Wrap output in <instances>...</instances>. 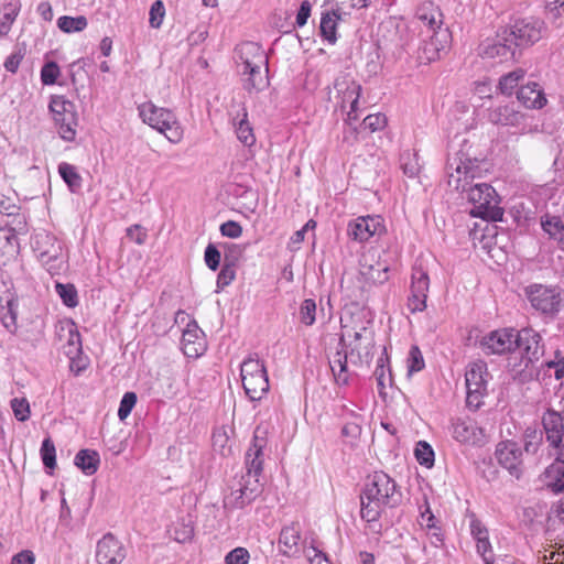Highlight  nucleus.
Returning <instances> with one entry per match:
<instances>
[{
	"mask_svg": "<svg viewBox=\"0 0 564 564\" xmlns=\"http://www.w3.org/2000/svg\"><path fill=\"white\" fill-rule=\"evenodd\" d=\"M341 334L329 367L338 386L349 383L348 358L354 366L369 368L377 352L373 319H339Z\"/></svg>",
	"mask_w": 564,
	"mask_h": 564,
	"instance_id": "1",
	"label": "nucleus"
},
{
	"mask_svg": "<svg viewBox=\"0 0 564 564\" xmlns=\"http://www.w3.org/2000/svg\"><path fill=\"white\" fill-rule=\"evenodd\" d=\"M359 498L361 519L376 524L386 508H397L402 502V492L392 477L379 470L367 477Z\"/></svg>",
	"mask_w": 564,
	"mask_h": 564,
	"instance_id": "2",
	"label": "nucleus"
},
{
	"mask_svg": "<svg viewBox=\"0 0 564 564\" xmlns=\"http://www.w3.org/2000/svg\"><path fill=\"white\" fill-rule=\"evenodd\" d=\"M138 111L144 123L164 134L170 142L176 144L183 139V128L172 110L148 101L141 104Z\"/></svg>",
	"mask_w": 564,
	"mask_h": 564,
	"instance_id": "3",
	"label": "nucleus"
},
{
	"mask_svg": "<svg viewBox=\"0 0 564 564\" xmlns=\"http://www.w3.org/2000/svg\"><path fill=\"white\" fill-rule=\"evenodd\" d=\"M466 198L473 205L470 215L487 220H501L503 209L499 206V198L495 188L487 183H475L469 186Z\"/></svg>",
	"mask_w": 564,
	"mask_h": 564,
	"instance_id": "4",
	"label": "nucleus"
},
{
	"mask_svg": "<svg viewBox=\"0 0 564 564\" xmlns=\"http://www.w3.org/2000/svg\"><path fill=\"white\" fill-rule=\"evenodd\" d=\"M480 175L477 160L465 154H455L447 164V184L457 192L464 193L473 186V181Z\"/></svg>",
	"mask_w": 564,
	"mask_h": 564,
	"instance_id": "5",
	"label": "nucleus"
},
{
	"mask_svg": "<svg viewBox=\"0 0 564 564\" xmlns=\"http://www.w3.org/2000/svg\"><path fill=\"white\" fill-rule=\"evenodd\" d=\"M33 249L46 270L53 275L57 274L66 262L64 245L55 236L41 232L34 237Z\"/></svg>",
	"mask_w": 564,
	"mask_h": 564,
	"instance_id": "6",
	"label": "nucleus"
},
{
	"mask_svg": "<svg viewBox=\"0 0 564 564\" xmlns=\"http://www.w3.org/2000/svg\"><path fill=\"white\" fill-rule=\"evenodd\" d=\"M542 433L550 455L564 463V417L561 411L546 409L541 415Z\"/></svg>",
	"mask_w": 564,
	"mask_h": 564,
	"instance_id": "7",
	"label": "nucleus"
},
{
	"mask_svg": "<svg viewBox=\"0 0 564 564\" xmlns=\"http://www.w3.org/2000/svg\"><path fill=\"white\" fill-rule=\"evenodd\" d=\"M488 367L482 360L469 364L465 373L466 405L470 410H478L482 405V399L487 394Z\"/></svg>",
	"mask_w": 564,
	"mask_h": 564,
	"instance_id": "8",
	"label": "nucleus"
},
{
	"mask_svg": "<svg viewBox=\"0 0 564 564\" xmlns=\"http://www.w3.org/2000/svg\"><path fill=\"white\" fill-rule=\"evenodd\" d=\"M262 490L263 482L260 477L245 474L237 485L231 487L230 494L225 497L224 506L231 510L243 509L252 503L262 494Z\"/></svg>",
	"mask_w": 564,
	"mask_h": 564,
	"instance_id": "9",
	"label": "nucleus"
},
{
	"mask_svg": "<svg viewBox=\"0 0 564 564\" xmlns=\"http://www.w3.org/2000/svg\"><path fill=\"white\" fill-rule=\"evenodd\" d=\"M50 109L55 123L58 126L61 138L65 141H74L78 124L75 105L64 96H53L50 102Z\"/></svg>",
	"mask_w": 564,
	"mask_h": 564,
	"instance_id": "10",
	"label": "nucleus"
},
{
	"mask_svg": "<svg viewBox=\"0 0 564 564\" xmlns=\"http://www.w3.org/2000/svg\"><path fill=\"white\" fill-rule=\"evenodd\" d=\"M505 29L516 47L533 45L546 32L545 23L533 17L519 19L510 28Z\"/></svg>",
	"mask_w": 564,
	"mask_h": 564,
	"instance_id": "11",
	"label": "nucleus"
},
{
	"mask_svg": "<svg viewBox=\"0 0 564 564\" xmlns=\"http://www.w3.org/2000/svg\"><path fill=\"white\" fill-rule=\"evenodd\" d=\"M478 55L496 63L513 61L516 46L503 28L497 32L495 37L486 39L479 44Z\"/></svg>",
	"mask_w": 564,
	"mask_h": 564,
	"instance_id": "12",
	"label": "nucleus"
},
{
	"mask_svg": "<svg viewBox=\"0 0 564 564\" xmlns=\"http://www.w3.org/2000/svg\"><path fill=\"white\" fill-rule=\"evenodd\" d=\"M524 294L532 307L542 314H556L560 311L562 296L556 288L531 284L524 289Z\"/></svg>",
	"mask_w": 564,
	"mask_h": 564,
	"instance_id": "13",
	"label": "nucleus"
},
{
	"mask_svg": "<svg viewBox=\"0 0 564 564\" xmlns=\"http://www.w3.org/2000/svg\"><path fill=\"white\" fill-rule=\"evenodd\" d=\"M268 447V430L258 425L253 431L250 445L245 454L246 474L261 477L263 471L265 449Z\"/></svg>",
	"mask_w": 564,
	"mask_h": 564,
	"instance_id": "14",
	"label": "nucleus"
},
{
	"mask_svg": "<svg viewBox=\"0 0 564 564\" xmlns=\"http://www.w3.org/2000/svg\"><path fill=\"white\" fill-rule=\"evenodd\" d=\"M514 335L516 329L513 328L491 330L482 336L479 347L487 356L511 354L514 351V345L517 344Z\"/></svg>",
	"mask_w": 564,
	"mask_h": 564,
	"instance_id": "15",
	"label": "nucleus"
},
{
	"mask_svg": "<svg viewBox=\"0 0 564 564\" xmlns=\"http://www.w3.org/2000/svg\"><path fill=\"white\" fill-rule=\"evenodd\" d=\"M334 88L339 99L340 108L345 110L349 107L347 112V122L351 123L358 119L357 109L361 91V86L349 77L337 78L334 84Z\"/></svg>",
	"mask_w": 564,
	"mask_h": 564,
	"instance_id": "16",
	"label": "nucleus"
},
{
	"mask_svg": "<svg viewBox=\"0 0 564 564\" xmlns=\"http://www.w3.org/2000/svg\"><path fill=\"white\" fill-rule=\"evenodd\" d=\"M495 456L498 464L511 476L519 479L523 474L522 449L514 441H501L497 444Z\"/></svg>",
	"mask_w": 564,
	"mask_h": 564,
	"instance_id": "17",
	"label": "nucleus"
},
{
	"mask_svg": "<svg viewBox=\"0 0 564 564\" xmlns=\"http://www.w3.org/2000/svg\"><path fill=\"white\" fill-rule=\"evenodd\" d=\"M429 286L427 272L421 267H414L411 276V293L408 299V307L411 313L422 312L425 308Z\"/></svg>",
	"mask_w": 564,
	"mask_h": 564,
	"instance_id": "18",
	"label": "nucleus"
},
{
	"mask_svg": "<svg viewBox=\"0 0 564 564\" xmlns=\"http://www.w3.org/2000/svg\"><path fill=\"white\" fill-rule=\"evenodd\" d=\"M306 546L302 542V525L299 521L283 525L279 535V550L286 557H299Z\"/></svg>",
	"mask_w": 564,
	"mask_h": 564,
	"instance_id": "19",
	"label": "nucleus"
},
{
	"mask_svg": "<svg viewBox=\"0 0 564 564\" xmlns=\"http://www.w3.org/2000/svg\"><path fill=\"white\" fill-rule=\"evenodd\" d=\"M181 346L188 358H197L206 350V338L196 319H189L183 330Z\"/></svg>",
	"mask_w": 564,
	"mask_h": 564,
	"instance_id": "20",
	"label": "nucleus"
},
{
	"mask_svg": "<svg viewBox=\"0 0 564 564\" xmlns=\"http://www.w3.org/2000/svg\"><path fill=\"white\" fill-rule=\"evenodd\" d=\"M127 552L122 543L111 533L105 534L97 543L96 560L98 564H120Z\"/></svg>",
	"mask_w": 564,
	"mask_h": 564,
	"instance_id": "21",
	"label": "nucleus"
},
{
	"mask_svg": "<svg viewBox=\"0 0 564 564\" xmlns=\"http://www.w3.org/2000/svg\"><path fill=\"white\" fill-rule=\"evenodd\" d=\"M514 338L517 340L514 350L522 351V358L527 359V365L538 360L542 355V338L532 328L523 327L521 330H516Z\"/></svg>",
	"mask_w": 564,
	"mask_h": 564,
	"instance_id": "22",
	"label": "nucleus"
},
{
	"mask_svg": "<svg viewBox=\"0 0 564 564\" xmlns=\"http://www.w3.org/2000/svg\"><path fill=\"white\" fill-rule=\"evenodd\" d=\"M488 121L496 126L513 127L521 130L527 128L525 115L514 105L496 106L488 110Z\"/></svg>",
	"mask_w": 564,
	"mask_h": 564,
	"instance_id": "23",
	"label": "nucleus"
},
{
	"mask_svg": "<svg viewBox=\"0 0 564 564\" xmlns=\"http://www.w3.org/2000/svg\"><path fill=\"white\" fill-rule=\"evenodd\" d=\"M451 433L462 444H477L484 436L482 429L470 417H455L451 423Z\"/></svg>",
	"mask_w": 564,
	"mask_h": 564,
	"instance_id": "24",
	"label": "nucleus"
},
{
	"mask_svg": "<svg viewBox=\"0 0 564 564\" xmlns=\"http://www.w3.org/2000/svg\"><path fill=\"white\" fill-rule=\"evenodd\" d=\"M348 235L356 241H368L383 230L382 220L378 216L358 217L348 224Z\"/></svg>",
	"mask_w": 564,
	"mask_h": 564,
	"instance_id": "25",
	"label": "nucleus"
},
{
	"mask_svg": "<svg viewBox=\"0 0 564 564\" xmlns=\"http://www.w3.org/2000/svg\"><path fill=\"white\" fill-rule=\"evenodd\" d=\"M238 66L241 69L248 67L263 68L268 59L262 47L254 42H245L237 47Z\"/></svg>",
	"mask_w": 564,
	"mask_h": 564,
	"instance_id": "26",
	"label": "nucleus"
},
{
	"mask_svg": "<svg viewBox=\"0 0 564 564\" xmlns=\"http://www.w3.org/2000/svg\"><path fill=\"white\" fill-rule=\"evenodd\" d=\"M442 13L437 7L431 2L423 3L417 8L416 19L425 28V34L438 32L442 29L443 19ZM423 34L424 31L422 30Z\"/></svg>",
	"mask_w": 564,
	"mask_h": 564,
	"instance_id": "27",
	"label": "nucleus"
},
{
	"mask_svg": "<svg viewBox=\"0 0 564 564\" xmlns=\"http://www.w3.org/2000/svg\"><path fill=\"white\" fill-rule=\"evenodd\" d=\"M447 39V30H438V32L425 34L423 45L421 46V58H424L427 62L437 59L440 57V52L446 46Z\"/></svg>",
	"mask_w": 564,
	"mask_h": 564,
	"instance_id": "28",
	"label": "nucleus"
},
{
	"mask_svg": "<svg viewBox=\"0 0 564 564\" xmlns=\"http://www.w3.org/2000/svg\"><path fill=\"white\" fill-rule=\"evenodd\" d=\"M519 101L527 108L541 109L546 104L543 89L536 83H528L518 90Z\"/></svg>",
	"mask_w": 564,
	"mask_h": 564,
	"instance_id": "29",
	"label": "nucleus"
},
{
	"mask_svg": "<svg viewBox=\"0 0 564 564\" xmlns=\"http://www.w3.org/2000/svg\"><path fill=\"white\" fill-rule=\"evenodd\" d=\"M232 126L238 140L246 147H252L256 143L253 128L248 119V112L245 107L232 117Z\"/></svg>",
	"mask_w": 564,
	"mask_h": 564,
	"instance_id": "30",
	"label": "nucleus"
},
{
	"mask_svg": "<svg viewBox=\"0 0 564 564\" xmlns=\"http://www.w3.org/2000/svg\"><path fill=\"white\" fill-rule=\"evenodd\" d=\"M246 395L250 401H260L269 392L270 384L268 373L256 377H247L241 380Z\"/></svg>",
	"mask_w": 564,
	"mask_h": 564,
	"instance_id": "31",
	"label": "nucleus"
},
{
	"mask_svg": "<svg viewBox=\"0 0 564 564\" xmlns=\"http://www.w3.org/2000/svg\"><path fill=\"white\" fill-rule=\"evenodd\" d=\"M14 294L11 280L0 270V317H15Z\"/></svg>",
	"mask_w": 564,
	"mask_h": 564,
	"instance_id": "32",
	"label": "nucleus"
},
{
	"mask_svg": "<svg viewBox=\"0 0 564 564\" xmlns=\"http://www.w3.org/2000/svg\"><path fill=\"white\" fill-rule=\"evenodd\" d=\"M267 73L268 65L264 66V72L262 68H256L253 66L241 69V74L245 76L243 88L249 93L263 90L269 85Z\"/></svg>",
	"mask_w": 564,
	"mask_h": 564,
	"instance_id": "33",
	"label": "nucleus"
},
{
	"mask_svg": "<svg viewBox=\"0 0 564 564\" xmlns=\"http://www.w3.org/2000/svg\"><path fill=\"white\" fill-rule=\"evenodd\" d=\"M61 330L67 332V340L64 345L65 355L80 354L83 350L82 337L74 319H59Z\"/></svg>",
	"mask_w": 564,
	"mask_h": 564,
	"instance_id": "34",
	"label": "nucleus"
},
{
	"mask_svg": "<svg viewBox=\"0 0 564 564\" xmlns=\"http://www.w3.org/2000/svg\"><path fill=\"white\" fill-rule=\"evenodd\" d=\"M74 464L87 475H94L99 467L100 456L94 449H80L74 458Z\"/></svg>",
	"mask_w": 564,
	"mask_h": 564,
	"instance_id": "35",
	"label": "nucleus"
},
{
	"mask_svg": "<svg viewBox=\"0 0 564 564\" xmlns=\"http://www.w3.org/2000/svg\"><path fill=\"white\" fill-rule=\"evenodd\" d=\"M195 532V521L192 514L187 513L176 520L173 527V539L178 543L192 541Z\"/></svg>",
	"mask_w": 564,
	"mask_h": 564,
	"instance_id": "36",
	"label": "nucleus"
},
{
	"mask_svg": "<svg viewBox=\"0 0 564 564\" xmlns=\"http://www.w3.org/2000/svg\"><path fill=\"white\" fill-rule=\"evenodd\" d=\"M21 9L19 0H10L2 6L0 11V37L6 36L14 21L17 20Z\"/></svg>",
	"mask_w": 564,
	"mask_h": 564,
	"instance_id": "37",
	"label": "nucleus"
},
{
	"mask_svg": "<svg viewBox=\"0 0 564 564\" xmlns=\"http://www.w3.org/2000/svg\"><path fill=\"white\" fill-rule=\"evenodd\" d=\"M339 15L335 12H326L321 18V34L328 43L334 44L337 41L336 30Z\"/></svg>",
	"mask_w": 564,
	"mask_h": 564,
	"instance_id": "38",
	"label": "nucleus"
},
{
	"mask_svg": "<svg viewBox=\"0 0 564 564\" xmlns=\"http://www.w3.org/2000/svg\"><path fill=\"white\" fill-rule=\"evenodd\" d=\"M267 372L264 362L260 360L258 354H250L240 366V376L241 380L246 379L247 377H256L261 376Z\"/></svg>",
	"mask_w": 564,
	"mask_h": 564,
	"instance_id": "39",
	"label": "nucleus"
},
{
	"mask_svg": "<svg viewBox=\"0 0 564 564\" xmlns=\"http://www.w3.org/2000/svg\"><path fill=\"white\" fill-rule=\"evenodd\" d=\"M58 173L63 181L67 184L70 192L74 193L82 187L83 178L74 165L62 162L58 165Z\"/></svg>",
	"mask_w": 564,
	"mask_h": 564,
	"instance_id": "40",
	"label": "nucleus"
},
{
	"mask_svg": "<svg viewBox=\"0 0 564 564\" xmlns=\"http://www.w3.org/2000/svg\"><path fill=\"white\" fill-rule=\"evenodd\" d=\"M524 70L521 68H518L516 70H512L506 75H503L499 79L498 88L499 90L505 95H511L514 88H517L520 84V82L524 78Z\"/></svg>",
	"mask_w": 564,
	"mask_h": 564,
	"instance_id": "41",
	"label": "nucleus"
},
{
	"mask_svg": "<svg viewBox=\"0 0 564 564\" xmlns=\"http://www.w3.org/2000/svg\"><path fill=\"white\" fill-rule=\"evenodd\" d=\"M547 488L553 492L558 494L564 491V463L560 465H552L546 470Z\"/></svg>",
	"mask_w": 564,
	"mask_h": 564,
	"instance_id": "42",
	"label": "nucleus"
},
{
	"mask_svg": "<svg viewBox=\"0 0 564 564\" xmlns=\"http://www.w3.org/2000/svg\"><path fill=\"white\" fill-rule=\"evenodd\" d=\"M88 22L84 15L68 17L64 15L58 18L57 26L65 33L80 32L86 29Z\"/></svg>",
	"mask_w": 564,
	"mask_h": 564,
	"instance_id": "43",
	"label": "nucleus"
},
{
	"mask_svg": "<svg viewBox=\"0 0 564 564\" xmlns=\"http://www.w3.org/2000/svg\"><path fill=\"white\" fill-rule=\"evenodd\" d=\"M543 230L564 249V223L560 218L542 220Z\"/></svg>",
	"mask_w": 564,
	"mask_h": 564,
	"instance_id": "44",
	"label": "nucleus"
},
{
	"mask_svg": "<svg viewBox=\"0 0 564 564\" xmlns=\"http://www.w3.org/2000/svg\"><path fill=\"white\" fill-rule=\"evenodd\" d=\"M55 292L66 306L75 307L78 304V294L74 284L56 282Z\"/></svg>",
	"mask_w": 564,
	"mask_h": 564,
	"instance_id": "45",
	"label": "nucleus"
},
{
	"mask_svg": "<svg viewBox=\"0 0 564 564\" xmlns=\"http://www.w3.org/2000/svg\"><path fill=\"white\" fill-rule=\"evenodd\" d=\"M42 463L46 469L53 470L56 467V448L50 436L45 437L40 448Z\"/></svg>",
	"mask_w": 564,
	"mask_h": 564,
	"instance_id": "46",
	"label": "nucleus"
},
{
	"mask_svg": "<svg viewBox=\"0 0 564 564\" xmlns=\"http://www.w3.org/2000/svg\"><path fill=\"white\" fill-rule=\"evenodd\" d=\"M420 514L417 518L419 524L426 530H438V521L433 514L430 502L424 496L423 502L419 506Z\"/></svg>",
	"mask_w": 564,
	"mask_h": 564,
	"instance_id": "47",
	"label": "nucleus"
},
{
	"mask_svg": "<svg viewBox=\"0 0 564 564\" xmlns=\"http://www.w3.org/2000/svg\"><path fill=\"white\" fill-rule=\"evenodd\" d=\"M544 440L543 433L536 429L528 427L523 434L524 451L528 454H536Z\"/></svg>",
	"mask_w": 564,
	"mask_h": 564,
	"instance_id": "48",
	"label": "nucleus"
},
{
	"mask_svg": "<svg viewBox=\"0 0 564 564\" xmlns=\"http://www.w3.org/2000/svg\"><path fill=\"white\" fill-rule=\"evenodd\" d=\"M408 373L412 375L415 372H420L425 368V361L423 358V354L417 345H412L410 347L408 359H406Z\"/></svg>",
	"mask_w": 564,
	"mask_h": 564,
	"instance_id": "49",
	"label": "nucleus"
},
{
	"mask_svg": "<svg viewBox=\"0 0 564 564\" xmlns=\"http://www.w3.org/2000/svg\"><path fill=\"white\" fill-rule=\"evenodd\" d=\"M18 237L7 228H0V256L10 254L17 251Z\"/></svg>",
	"mask_w": 564,
	"mask_h": 564,
	"instance_id": "50",
	"label": "nucleus"
},
{
	"mask_svg": "<svg viewBox=\"0 0 564 564\" xmlns=\"http://www.w3.org/2000/svg\"><path fill=\"white\" fill-rule=\"evenodd\" d=\"M212 442L214 449L219 452L223 456L230 453L229 436L224 427L213 432Z\"/></svg>",
	"mask_w": 564,
	"mask_h": 564,
	"instance_id": "51",
	"label": "nucleus"
},
{
	"mask_svg": "<svg viewBox=\"0 0 564 564\" xmlns=\"http://www.w3.org/2000/svg\"><path fill=\"white\" fill-rule=\"evenodd\" d=\"M415 457L421 465L431 467L434 463V451L427 442L420 441L416 444Z\"/></svg>",
	"mask_w": 564,
	"mask_h": 564,
	"instance_id": "52",
	"label": "nucleus"
},
{
	"mask_svg": "<svg viewBox=\"0 0 564 564\" xmlns=\"http://www.w3.org/2000/svg\"><path fill=\"white\" fill-rule=\"evenodd\" d=\"M401 166L405 175L414 177L419 174L421 165L415 153L405 152L401 156Z\"/></svg>",
	"mask_w": 564,
	"mask_h": 564,
	"instance_id": "53",
	"label": "nucleus"
},
{
	"mask_svg": "<svg viewBox=\"0 0 564 564\" xmlns=\"http://www.w3.org/2000/svg\"><path fill=\"white\" fill-rule=\"evenodd\" d=\"M11 409L14 413V416L20 422H25L30 417V404L25 398H13L10 401Z\"/></svg>",
	"mask_w": 564,
	"mask_h": 564,
	"instance_id": "54",
	"label": "nucleus"
},
{
	"mask_svg": "<svg viewBox=\"0 0 564 564\" xmlns=\"http://www.w3.org/2000/svg\"><path fill=\"white\" fill-rule=\"evenodd\" d=\"M137 394L134 392H126L121 400H120V404H119V409H118V417L120 421H124L131 413L132 409L134 408L135 403H137Z\"/></svg>",
	"mask_w": 564,
	"mask_h": 564,
	"instance_id": "55",
	"label": "nucleus"
},
{
	"mask_svg": "<svg viewBox=\"0 0 564 564\" xmlns=\"http://www.w3.org/2000/svg\"><path fill=\"white\" fill-rule=\"evenodd\" d=\"M303 553L310 564H332L327 554L315 545L304 546Z\"/></svg>",
	"mask_w": 564,
	"mask_h": 564,
	"instance_id": "56",
	"label": "nucleus"
},
{
	"mask_svg": "<svg viewBox=\"0 0 564 564\" xmlns=\"http://www.w3.org/2000/svg\"><path fill=\"white\" fill-rule=\"evenodd\" d=\"M59 74L58 65L55 62H48L41 69V80L44 85H53L56 83Z\"/></svg>",
	"mask_w": 564,
	"mask_h": 564,
	"instance_id": "57",
	"label": "nucleus"
},
{
	"mask_svg": "<svg viewBox=\"0 0 564 564\" xmlns=\"http://www.w3.org/2000/svg\"><path fill=\"white\" fill-rule=\"evenodd\" d=\"M250 554L245 547H236L225 556V564H248Z\"/></svg>",
	"mask_w": 564,
	"mask_h": 564,
	"instance_id": "58",
	"label": "nucleus"
},
{
	"mask_svg": "<svg viewBox=\"0 0 564 564\" xmlns=\"http://www.w3.org/2000/svg\"><path fill=\"white\" fill-rule=\"evenodd\" d=\"M66 356L69 359V370L75 376H79L88 367L89 360L86 356H84L83 351L80 354Z\"/></svg>",
	"mask_w": 564,
	"mask_h": 564,
	"instance_id": "59",
	"label": "nucleus"
},
{
	"mask_svg": "<svg viewBox=\"0 0 564 564\" xmlns=\"http://www.w3.org/2000/svg\"><path fill=\"white\" fill-rule=\"evenodd\" d=\"M164 15L165 9L163 2L161 0L154 1L150 9V25L155 29L160 28Z\"/></svg>",
	"mask_w": 564,
	"mask_h": 564,
	"instance_id": "60",
	"label": "nucleus"
},
{
	"mask_svg": "<svg viewBox=\"0 0 564 564\" xmlns=\"http://www.w3.org/2000/svg\"><path fill=\"white\" fill-rule=\"evenodd\" d=\"M236 276V271L234 268V263H228V256L225 258V264L223 269L220 270L218 278H217V284L218 286H227L229 285Z\"/></svg>",
	"mask_w": 564,
	"mask_h": 564,
	"instance_id": "61",
	"label": "nucleus"
},
{
	"mask_svg": "<svg viewBox=\"0 0 564 564\" xmlns=\"http://www.w3.org/2000/svg\"><path fill=\"white\" fill-rule=\"evenodd\" d=\"M387 124V118L382 113L369 115L364 119L365 128L371 132L382 130Z\"/></svg>",
	"mask_w": 564,
	"mask_h": 564,
	"instance_id": "62",
	"label": "nucleus"
},
{
	"mask_svg": "<svg viewBox=\"0 0 564 564\" xmlns=\"http://www.w3.org/2000/svg\"><path fill=\"white\" fill-rule=\"evenodd\" d=\"M204 258H205L206 265L210 270L215 271L218 269L221 256H220V252L218 251V249L213 243H209L206 247Z\"/></svg>",
	"mask_w": 564,
	"mask_h": 564,
	"instance_id": "63",
	"label": "nucleus"
},
{
	"mask_svg": "<svg viewBox=\"0 0 564 564\" xmlns=\"http://www.w3.org/2000/svg\"><path fill=\"white\" fill-rule=\"evenodd\" d=\"M470 534L475 540L489 535L486 525L476 517L475 513L469 516Z\"/></svg>",
	"mask_w": 564,
	"mask_h": 564,
	"instance_id": "64",
	"label": "nucleus"
}]
</instances>
